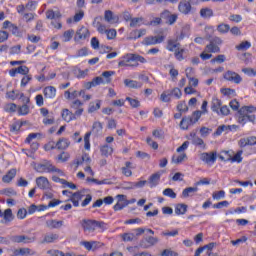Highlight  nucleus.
<instances>
[{"label": "nucleus", "instance_id": "29", "mask_svg": "<svg viewBox=\"0 0 256 256\" xmlns=\"http://www.w3.org/2000/svg\"><path fill=\"white\" fill-rule=\"evenodd\" d=\"M199 188L197 187H188L182 191V199H187V197H193L194 193H197Z\"/></svg>", "mask_w": 256, "mask_h": 256}, {"label": "nucleus", "instance_id": "36", "mask_svg": "<svg viewBox=\"0 0 256 256\" xmlns=\"http://www.w3.org/2000/svg\"><path fill=\"white\" fill-rule=\"evenodd\" d=\"M201 115H203V112H201V110L194 111L191 116H188V118L190 119V123H192V125H195V123H197L201 119Z\"/></svg>", "mask_w": 256, "mask_h": 256}, {"label": "nucleus", "instance_id": "64", "mask_svg": "<svg viewBox=\"0 0 256 256\" xmlns=\"http://www.w3.org/2000/svg\"><path fill=\"white\" fill-rule=\"evenodd\" d=\"M162 256H179V254L171 249H165L161 253Z\"/></svg>", "mask_w": 256, "mask_h": 256}, {"label": "nucleus", "instance_id": "48", "mask_svg": "<svg viewBox=\"0 0 256 256\" xmlns=\"http://www.w3.org/2000/svg\"><path fill=\"white\" fill-rule=\"evenodd\" d=\"M163 195L165 197H170V199H177V193H175V191H173V189H171V188L164 189Z\"/></svg>", "mask_w": 256, "mask_h": 256}, {"label": "nucleus", "instance_id": "24", "mask_svg": "<svg viewBox=\"0 0 256 256\" xmlns=\"http://www.w3.org/2000/svg\"><path fill=\"white\" fill-rule=\"evenodd\" d=\"M36 185L37 187H39V189H49L50 184H49V179H47V177L45 176H40L38 178H36Z\"/></svg>", "mask_w": 256, "mask_h": 256}, {"label": "nucleus", "instance_id": "10", "mask_svg": "<svg viewBox=\"0 0 256 256\" xmlns=\"http://www.w3.org/2000/svg\"><path fill=\"white\" fill-rule=\"evenodd\" d=\"M161 19H165L167 25H175V23L177 22V19L179 18V16L177 14H172L169 10H164L161 14H160Z\"/></svg>", "mask_w": 256, "mask_h": 256}, {"label": "nucleus", "instance_id": "32", "mask_svg": "<svg viewBox=\"0 0 256 256\" xmlns=\"http://www.w3.org/2000/svg\"><path fill=\"white\" fill-rule=\"evenodd\" d=\"M59 239V234L47 233L44 235L42 243H55Z\"/></svg>", "mask_w": 256, "mask_h": 256}, {"label": "nucleus", "instance_id": "8", "mask_svg": "<svg viewBox=\"0 0 256 256\" xmlns=\"http://www.w3.org/2000/svg\"><path fill=\"white\" fill-rule=\"evenodd\" d=\"M91 37V33L89 32V29L85 26H81L74 36V41L76 43H79V41H85V39H89Z\"/></svg>", "mask_w": 256, "mask_h": 256}, {"label": "nucleus", "instance_id": "49", "mask_svg": "<svg viewBox=\"0 0 256 256\" xmlns=\"http://www.w3.org/2000/svg\"><path fill=\"white\" fill-rule=\"evenodd\" d=\"M4 111L6 113H15L17 111V104L15 103H8L4 106Z\"/></svg>", "mask_w": 256, "mask_h": 256}, {"label": "nucleus", "instance_id": "27", "mask_svg": "<svg viewBox=\"0 0 256 256\" xmlns=\"http://www.w3.org/2000/svg\"><path fill=\"white\" fill-rule=\"evenodd\" d=\"M181 47V43H179L177 40L170 39L167 42L166 49L170 51L171 53H175L177 49Z\"/></svg>", "mask_w": 256, "mask_h": 256}, {"label": "nucleus", "instance_id": "54", "mask_svg": "<svg viewBox=\"0 0 256 256\" xmlns=\"http://www.w3.org/2000/svg\"><path fill=\"white\" fill-rule=\"evenodd\" d=\"M126 101H128L131 105V107H133V109H137V107H141V102H139V100L137 99H133L131 97H126Z\"/></svg>", "mask_w": 256, "mask_h": 256}, {"label": "nucleus", "instance_id": "33", "mask_svg": "<svg viewBox=\"0 0 256 256\" xmlns=\"http://www.w3.org/2000/svg\"><path fill=\"white\" fill-rule=\"evenodd\" d=\"M232 155H234V152L232 150H224L220 152L218 157L221 161H231Z\"/></svg>", "mask_w": 256, "mask_h": 256}, {"label": "nucleus", "instance_id": "43", "mask_svg": "<svg viewBox=\"0 0 256 256\" xmlns=\"http://www.w3.org/2000/svg\"><path fill=\"white\" fill-rule=\"evenodd\" d=\"M2 215L6 223H11L13 220V210H11V208L6 209Z\"/></svg>", "mask_w": 256, "mask_h": 256}, {"label": "nucleus", "instance_id": "55", "mask_svg": "<svg viewBox=\"0 0 256 256\" xmlns=\"http://www.w3.org/2000/svg\"><path fill=\"white\" fill-rule=\"evenodd\" d=\"M103 131V124L101 122H94L92 126V133H101Z\"/></svg>", "mask_w": 256, "mask_h": 256}, {"label": "nucleus", "instance_id": "23", "mask_svg": "<svg viewBox=\"0 0 256 256\" xmlns=\"http://www.w3.org/2000/svg\"><path fill=\"white\" fill-rule=\"evenodd\" d=\"M63 225H65L63 220L51 219L46 221V227H48V229H61Z\"/></svg>", "mask_w": 256, "mask_h": 256}, {"label": "nucleus", "instance_id": "46", "mask_svg": "<svg viewBox=\"0 0 256 256\" xmlns=\"http://www.w3.org/2000/svg\"><path fill=\"white\" fill-rule=\"evenodd\" d=\"M61 17V12L59 11H53V10H48L46 12V18L47 19H59Z\"/></svg>", "mask_w": 256, "mask_h": 256}, {"label": "nucleus", "instance_id": "13", "mask_svg": "<svg viewBox=\"0 0 256 256\" xmlns=\"http://www.w3.org/2000/svg\"><path fill=\"white\" fill-rule=\"evenodd\" d=\"M224 79H226V81H231L232 83H236L237 85H239V83L243 81V78H241V75L231 70H228L224 74Z\"/></svg>", "mask_w": 256, "mask_h": 256}, {"label": "nucleus", "instance_id": "30", "mask_svg": "<svg viewBox=\"0 0 256 256\" xmlns=\"http://www.w3.org/2000/svg\"><path fill=\"white\" fill-rule=\"evenodd\" d=\"M100 153L103 157H109V155H113V147H111L109 144L101 145Z\"/></svg>", "mask_w": 256, "mask_h": 256}, {"label": "nucleus", "instance_id": "11", "mask_svg": "<svg viewBox=\"0 0 256 256\" xmlns=\"http://www.w3.org/2000/svg\"><path fill=\"white\" fill-rule=\"evenodd\" d=\"M81 225L85 235L95 233V220H82Z\"/></svg>", "mask_w": 256, "mask_h": 256}, {"label": "nucleus", "instance_id": "21", "mask_svg": "<svg viewBox=\"0 0 256 256\" xmlns=\"http://www.w3.org/2000/svg\"><path fill=\"white\" fill-rule=\"evenodd\" d=\"M83 197H85V190L73 193L70 197V201L73 203L74 207H79V201H81Z\"/></svg>", "mask_w": 256, "mask_h": 256}, {"label": "nucleus", "instance_id": "18", "mask_svg": "<svg viewBox=\"0 0 256 256\" xmlns=\"http://www.w3.org/2000/svg\"><path fill=\"white\" fill-rule=\"evenodd\" d=\"M62 119L66 121V123H71V121H75L77 119V114L75 112H71L69 109L65 108L62 110Z\"/></svg>", "mask_w": 256, "mask_h": 256}, {"label": "nucleus", "instance_id": "3", "mask_svg": "<svg viewBox=\"0 0 256 256\" xmlns=\"http://www.w3.org/2000/svg\"><path fill=\"white\" fill-rule=\"evenodd\" d=\"M34 169L37 173H58V175H63V170L55 167L49 160L35 164Z\"/></svg>", "mask_w": 256, "mask_h": 256}, {"label": "nucleus", "instance_id": "12", "mask_svg": "<svg viewBox=\"0 0 256 256\" xmlns=\"http://www.w3.org/2000/svg\"><path fill=\"white\" fill-rule=\"evenodd\" d=\"M159 243V238L148 236L140 241V247L142 249H149V247H153Z\"/></svg>", "mask_w": 256, "mask_h": 256}, {"label": "nucleus", "instance_id": "37", "mask_svg": "<svg viewBox=\"0 0 256 256\" xmlns=\"http://www.w3.org/2000/svg\"><path fill=\"white\" fill-rule=\"evenodd\" d=\"M71 145V142L67 138H62L56 143V149L65 150Z\"/></svg>", "mask_w": 256, "mask_h": 256}, {"label": "nucleus", "instance_id": "51", "mask_svg": "<svg viewBox=\"0 0 256 256\" xmlns=\"http://www.w3.org/2000/svg\"><path fill=\"white\" fill-rule=\"evenodd\" d=\"M177 111H179L180 113H187V111H189V107L187 106L185 101H181L178 103Z\"/></svg>", "mask_w": 256, "mask_h": 256}, {"label": "nucleus", "instance_id": "38", "mask_svg": "<svg viewBox=\"0 0 256 256\" xmlns=\"http://www.w3.org/2000/svg\"><path fill=\"white\" fill-rule=\"evenodd\" d=\"M101 109V100H96L95 102H90L88 113H95V111H99Z\"/></svg>", "mask_w": 256, "mask_h": 256}, {"label": "nucleus", "instance_id": "6", "mask_svg": "<svg viewBox=\"0 0 256 256\" xmlns=\"http://www.w3.org/2000/svg\"><path fill=\"white\" fill-rule=\"evenodd\" d=\"M35 234L27 236V235H14L10 237V241L12 243H24L25 245L29 243H35L36 241Z\"/></svg>", "mask_w": 256, "mask_h": 256}, {"label": "nucleus", "instance_id": "2", "mask_svg": "<svg viewBox=\"0 0 256 256\" xmlns=\"http://www.w3.org/2000/svg\"><path fill=\"white\" fill-rule=\"evenodd\" d=\"M256 108L253 106H244L238 111V123L246 125V123H255Z\"/></svg>", "mask_w": 256, "mask_h": 256}, {"label": "nucleus", "instance_id": "58", "mask_svg": "<svg viewBox=\"0 0 256 256\" xmlns=\"http://www.w3.org/2000/svg\"><path fill=\"white\" fill-rule=\"evenodd\" d=\"M212 198L215 199L216 201H219L220 199H225V192L223 190L214 192L212 194Z\"/></svg>", "mask_w": 256, "mask_h": 256}, {"label": "nucleus", "instance_id": "19", "mask_svg": "<svg viewBox=\"0 0 256 256\" xmlns=\"http://www.w3.org/2000/svg\"><path fill=\"white\" fill-rule=\"evenodd\" d=\"M28 255H35V251H33L31 248H20V249L13 250L10 256H28Z\"/></svg>", "mask_w": 256, "mask_h": 256}, {"label": "nucleus", "instance_id": "28", "mask_svg": "<svg viewBox=\"0 0 256 256\" xmlns=\"http://www.w3.org/2000/svg\"><path fill=\"white\" fill-rule=\"evenodd\" d=\"M187 50L181 46L174 52V57L177 61H183L187 57Z\"/></svg>", "mask_w": 256, "mask_h": 256}, {"label": "nucleus", "instance_id": "16", "mask_svg": "<svg viewBox=\"0 0 256 256\" xmlns=\"http://www.w3.org/2000/svg\"><path fill=\"white\" fill-rule=\"evenodd\" d=\"M71 109L75 110V115H77V117H81L83 115V102H81V100L76 99L74 100L71 104H70Z\"/></svg>", "mask_w": 256, "mask_h": 256}, {"label": "nucleus", "instance_id": "57", "mask_svg": "<svg viewBox=\"0 0 256 256\" xmlns=\"http://www.w3.org/2000/svg\"><path fill=\"white\" fill-rule=\"evenodd\" d=\"M170 95H172L173 97H175L176 99H179L180 97L183 96V92H181V89H179L178 87L172 89L170 91Z\"/></svg>", "mask_w": 256, "mask_h": 256}, {"label": "nucleus", "instance_id": "5", "mask_svg": "<svg viewBox=\"0 0 256 256\" xmlns=\"http://www.w3.org/2000/svg\"><path fill=\"white\" fill-rule=\"evenodd\" d=\"M81 247H84V249L86 251L95 253V251H99V249H101V247H103V243L99 242V241H95V240H91V241H81L80 242Z\"/></svg>", "mask_w": 256, "mask_h": 256}, {"label": "nucleus", "instance_id": "25", "mask_svg": "<svg viewBox=\"0 0 256 256\" xmlns=\"http://www.w3.org/2000/svg\"><path fill=\"white\" fill-rule=\"evenodd\" d=\"M43 94L46 99H55L57 95V89L53 86L45 87L43 90Z\"/></svg>", "mask_w": 256, "mask_h": 256}, {"label": "nucleus", "instance_id": "44", "mask_svg": "<svg viewBox=\"0 0 256 256\" xmlns=\"http://www.w3.org/2000/svg\"><path fill=\"white\" fill-rule=\"evenodd\" d=\"M230 29H231V26L225 23H221L217 26L218 33H222V34L229 33Z\"/></svg>", "mask_w": 256, "mask_h": 256}, {"label": "nucleus", "instance_id": "35", "mask_svg": "<svg viewBox=\"0 0 256 256\" xmlns=\"http://www.w3.org/2000/svg\"><path fill=\"white\" fill-rule=\"evenodd\" d=\"M213 15H214V12H213V9L211 8H202L200 10V17H202L203 19H211Z\"/></svg>", "mask_w": 256, "mask_h": 256}, {"label": "nucleus", "instance_id": "50", "mask_svg": "<svg viewBox=\"0 0 256 256\" xmlns=\"http://www.w3.org/2000/svg\"><path fill=\"white\" fill-rule=\"evenodd\" d=\"M130 187L129 189H135V188H141V187H145V185H147V180H142L139 182H130L129 183Z\"/></svg>", "mask_w": 256, "mask_h": 256}, {"label": "nucleus", "instance_id": "7", "mask_svg": "<svg viewBox=\"0 0 256 256\" xmlns=\"http://www.w3.org/2000/svg\"><path fill=\"white\" fill-rule=\"evenodd\" d=\"M131 62H135L134 54L132 53L126 54L118 62V67H139V63L135 62L131 64Z\"/></svg>", "mask_w": 256, "mask_h": 256}, {"label": "nucleus", "instance_id": "53", "mask_svg": "<svg viewBox=\"0 0 256 256\" xmlns=\"http://www.w3.org/2000/svg\"><path fill=\"white\" fill-rule=\"evenodd\" d=\"M250 48H251V42L249 41H244L236 47L238 51H247V49H250Z\"/></svg>", "mask_w": 256, "mask_h": 256}, {"label": "nucleus", "instance_id": "39", "mask_svg": "<svg viewBox=\"0 0 256 256\" xmlns=\"http://www.w3.org/2000/svg\"><path fill=\"white\" fill-rule=\"evenodd\" d=\"M221 108V101L219 98H212L211 109L214 113H219V109Z\"/></svg>", "mask_w": 256, "mask_h": 256}, {"label": "nucleus", "instance_id": "22", "mask_svg": "<svg viewBox=\"0 0 256 256\" xmlns=\"http://www.w3.org/2000/svg\"><path fill=\"white\" fill-rule=\"evenodd\" d=\"M160 181H161V172H156L149 177L148 185L151 189H153V187H157V185H159Z\"/></svg>", "mask_w": 256, "mask_h": 256}, {"label": "nucleus", "instance_id": "61", "mask_svg": "<svg viewBox=\"0 0 256 256\" xmlns=\"http://www.w3.org/2000/svg\"><path fill=\"white\" fill-rule=\"evenodd\" d=\"M192 145H196L197 147L205 148V141L201 139L199 136L196 139L192 140Z\"/></svg>", "mask_w": 256, "mask_h": 256}, {"label": "nucleus", "instance_id": "9", "mask_svg": "<svg viewBox=\"0 0 256 256\" xmlns=\"http://www.w3.org/2000/svg\"><path fill=\"white\" fill-rule=\"evenodd\" d=\"M200 159L206 165H214L215 161H217V152H203L200 154Z\"/></svg>", "mask_w": 256, "mask_h": 256}, {"label": "nucleus", "instance_id": "63", "mask_svg": "<svg viewBox=\"0 0 256 256\" xmlns=\"http://www.w3.org/2000/svg\"><path fill=\"white\" fill-rule=\"evenodd\" d=\"M92 87H97V85H101L103 83H105V81H103V79L101 77H95L94 79H92V81H90Z\"/></svg>", "mask_w": 256, "mask_h": 256}, {"label": "nucleus", "instance_id": "60", "mask_svg": "<svg viewBox=\"0 0 256 256\" xmlns=\"http://www.w3.org/2000/svg\"><path fill=\"white\" fill-rule=\"evenodd\" d=\"M16 70L19 75H29V67L27 66H19Z\"/></svg>", "mask_w": 256, "mask_h": 256}, {"label": "nucleus", "instance_id": "20", "mask_svg": "<svg viewBox=\"0 0 256 256\" xmlns=\"http://www.w3.org/2000/svg\"><path fill=\"white\" fill-rule=\"evenodd\" d=\"M238 145L241 148L256 145V137L255 136H249V137H246V138H241L238 142Z\"/></svg>", "mask_w": 256, "mask_h": 256}, {"label": "nucleus", "instance_id": "1", "mask_svg": "<svg viewBox=\"0 0 256 256\" xmlns=\"http://www.w3.org/2000/svg\"><path fill=\"white\" fill-rule=\"evenodd\" d=\"M256 108L253 106H244L238 111V123L246 125V123H255Z\"/></svg>", "mask_w": 256, "mask_h": 256}, {"label": "nucleus", "instance_id": "52", "mask_svg": "<svg viewBox=\"0 0 256 256\" xmlns=\"http://www.w3.org/2000/svg\"><path fill=\"white\" fill-rule=\"evenodd\" d=\"M204 31L206 33L205 39H207L208 41L211 40V36L215 32V28L213 26H206Z\"/></svg>", "mask_w": 256, "mask_h": 256}, {"label": "nucleus", "instance_id": "31", "mask_svg": "<svg viewBox=\"0 0 256 256\" xmlns=\"http://www.w3.org/2000/svg\"><path fill=\"white\" fill-rule=\"evenodd\" d=\"M17 175L16 169H11L8 171L6 175L3 176L2 181L3 183H11L13 179H15V176Z\"/></svg>", "mask_w": 256, "mask_h": 256}, {"label": "nucleus", "instance_id": "15", "mask_svg": "<svg viewBox=\"0 0 256 256\" xmlns=\"http://www.w3.org/2000/svg\"><path fill=\"white\" fill-rule=\"evenodd\" d=\"M117 199H118V202L114 205V211H121L122 209H125L127 205H129L127 196L123 194H118Z\"/></svg>", "mask_w": 256, "mask_h": 256}, {"label": "nucleus", "instance_id": "42", "mask_svg": "<svg viewBox=\"0 0 256 256\" xmlns=\"http://www.w3.org/2000/svg\"><path fill=\"white\" fill-rule=\"evenodd\" d=\"M143 21V17L132 18L130 21V27H141V25H143Z\"/></svg>", "mask_w": 256, "mask_h": 256}, {"label": "nucleus", "instance_id": "34", "mask_svg": "<svg viewBox=\"0 0 256 256\" xmlns=\"http://www.w3.org/2000/svg\"><path fill=\"white\" fill-rule=\"evenodd\" d=\"M191 125H193L191 119L189 118V116H185L180 122V129H182L183 131H187V129H189Z\"/></svg>", "mask_w": 256, "mask_h": 256}, {"label": "nucleus", "instance_id": "26", "mask_svg": "<svg viewBox=\"0 0 256 256\" xmlns=\"http://www.w3.org/2000/svg\"><path fill=\"white\" fill-rule=\"evenodd\" d=\"M125 87H129V89H141L143 87V83L136 81V80H124Z\"/></svg>", "mask_w": 256, "mask_h": 256}, {"label": "nucleus", "instance_id": "62", "mask_svg": "<svg viewBox=\"0 0 256 256\" xmlns=\"http://www.w3.org/2000/svg\"><path fill=\"white\" fill-rule=\"evenodd\" d=\"M123 241L125 242H129V241H133V239H135V234L133 233H124L121 235Z\"/></svg>", "mask_w": 256, "mask_h": 256}, {"label": "nucleus", "instance_id": "45", "mask_svg": "<svg viewBox=\"0 0 256 256\" xmlns=\"http://www.w3.org/2000/svg\"><path fill=\"white\" fill-rule=\"evenodd\" d=\"M241 155H243V150H239L234 156H231V163H241V161H243V157H241Z\"/></svg>", "mask_w": 256, "mask_h": 256}, {"label": "nucleus", "instance_id": "59", "mask_svg": "<svg viewBox=\"0 0 256 256\" xmlns=\"http://www.w3.org/2000/svg\"><path fill=\"white\" fill-rule=\"evenodd\" d=\"M73 35H75L74 30L65 31L64 34H63L64 41L68 42L70 39H73Z\"/></svg>", "mask_w": 256, "mask_h": 256}, {"label": "nucleus", "instance_id": "17", "mask_svg": "<svg viewBox=\"0 0 256 256\" xmlns=\"http://www.w3.org/2000/svg\"><path fill=\"white\" fill-rule=\"evenodd\" d=\"M178 10L180 13H183V15H189L191 13V2L187 0L180 1Z\"/></svg>", "mask_w": 256, "mask_h": 256}, {"label": "nucleus", "instance_id": "14", "mask_svg": "<svg viewBox=\"0 0 256 256\" xmlns=\"http://www.w3.org/2000/svg\"><path fill=\"white\" fill-rule=\"evenodd\" d=\"M165 41V36H148L144 38L142 44L143 45H159V43H163Z\"/></svg>", "mask_w": 256, "mask_h": 256}, {"label": "nucleus", "instance_id": "4", "mask_svg": "<svg viewBox=\"0 0 256 256\" xmlns=\"http://www.w3.org/2000/svg\"><path fill=\"white\" fill-rule=\"evenodd\" d=\"M221 45H223V40L218 36H215L206 46V51H208V53H221V48L219 47Z\"/></svg>", "mask_w": 256, "mask_h": 256}, {"label": "nucleus", "instance_id": "47", "mask_svg": "<svg viewBox=\"0 0 256 256\" xmlns=\"http://www.w3.org/2000/svg\"><path fill=\"white\" fill-rule=\"evenodd\" d=\"M162 237H177L179 235V230L174 229V230H165L161 233Z\"/></svg>", "mask_w": 256, "mask_h": 256}, {"label": "nucleus", "instance_id": "40", "mask_svg": "<svg viewBox=\"0 0 256 256\" xmlns=\"http://www.w3.org/2000/svg\"><path fill=\"white\" fill-rule=\"evenodd\" d=\"M187 213V204H177L175 206L176 215H185Z\"/></svg>", "mask_w": 256, "mask_h": 256}, {"label": "nucleus", "instance_id": "56", "mask_svg": "<svg viewBox=\"0 0 256 256\" xmlns=\"http://www.w3.org/2000/svg\"><path fill=\"white\" fill-rule=\"evenodd\" d=\"M19 115H29V104H23L18 109Z\"/></svg>", "mask_w": 256, "mask_h": 256}, {"label": "nucleus", "instance_id": "41", "mask_svg": "<svg viewBox=\"0 0 256 256\" xmlns=\"http://www.w3.org/2000/svg\"><path fill=\"white\" fill-rule=\"evenodd\" d=\"M185 159H187V154L186 153H182L180 155H174L172 156V163H175L176 165H179V163H183V161H185Z\"/></svg>", "mask_w": 256, "mask_h": 256}]
</instances>
